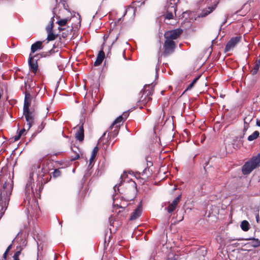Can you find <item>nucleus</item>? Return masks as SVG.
<instances>
[{
  "label": "nucleus",
  "instance_id": "f257e3e1",
  "mask_svg": "<svg viewBox=\"0 0 260 260\" xmlns=\"http://www.w3.org/2000/svg\"><path fill=\"white\" fill-rule=\"evenodd\" d=\"M34 173L29 174V179L26 183L25 189V197L24 199V206L27 209L28 213H32L34 210H37L39 207L36 199L34 198L33 186L34 182L33 179Z\"/></svg>",
  "mask_w": 260,
  "mask_h": 260
},
{
  "label": "nucleus",
  "instance_id": "f03ea898",
  "mask_svg": "<svg viewBox=\"0 0 260 260\" xmlns=\"http://www.w3.org/2000/svg\"><path fill=\"white\" fill-rule=\"evenodd\" d=\"M31 95L28 92H25V99L23 105V115L25 116L26 123L24 125L23 128L21 129L18 133V135L22 136L24 134L26 129L27 131L30 129L32 124L34 123V113L30 111L29 109V107L31 103Z\"/></svg>",
  "mask_w": 260,
  "mask_h": 260
},
{
  "label": "nucleus",
  "instance_id": "7ed1b4c3",
  "mask_svg": "<svg viewBox=\"0 0 260 260\" xmlns=\"http://www.w3.org/2000/svg\"><path fill=\"white\" fill-rule=\"evenodd\" d=\"M123 119V118L122 116H119L112 123L109 127V130L107 131L108 132V138H109V140H111L112 138H114L117 136L119 132L121 123Z\"/></svg>",
  "mask_w": 260,
  "mask_h": 260
},
{
  "label": "nucleus",
  "instance_id": "20e7f679",
  "mask_svg": "<svg viewBox=\"0 0 260 260\" xmlns=\"http://www.w3.org/2000/svg\"><path fill=\"white\" fill-rule=\"evenodd\" d=\"M260 163V158L259 157H254L250 160L246 162L242 167V173L244 175L250 174L255 168H256Z\"/></svg>",
  "mask_w": 260,
  "mask_h": 260
},
{
  "label": "nucleus",
  "instance_id": "39448f33",
  "mask_svg": "<svg viewBox=\"0 0 260 260\" xmlns=\"http://www.w3.org/2000/svg\"><path fill=\"white\" fill-rule=\"evenodd\" d=\"M179 0H169L165 6L166 10V19H173L174 15H176L177 4Z\"/></svg>",
  "mask_w": 260,
  "mask_h": 260
},
{
  "label": "nucleus",
  "instance_id": "423d86ee",
  "mask_svg": "<svg viewBox=\"0 0 260 260\" xmlns=\"http://www.w3.org/2000/svg\"><path fill=\"white\" fill-rule=\"evenodd\" d=\"M153 87L151 85H145L144 86L143 93L140 100L142 105H145L152 100L151 95L153 94Z\"/></svg>",
  "mask_w": 260,
  "mask_h": 260
},
{
  "label": "nucleus",
  "instance_id": "0eeeda50",
  "mask_svg": "<svg viewBox=\"0 0 260 260\" xmlns=\"http://www.w3.org/2000/svg\"><path fill=\"white\" fill-rule=\"evenodd\" d=\"M242 39L241 36H237L232 38L227 43L225 47V52H227L232 50Z\"/></svg>",
  "mask_w": 260,
  "mask_h": 260
},
{
  "label": "nucleus",
  "instance_id": "6e6552de",
  "mask_svg": "<svg viewBox=\"0 0 260 260\" xmlns=\"http://www.w3.org/2000/svg\"><path fill=\"white\" fill-rule=\"evenodd\" d=\"M182 32V30L179 28L168 31L165 34V39L173 40L176 39Z\"/></svg>",
  "mask_w": 260,
  "mask_h": 260
},
{
  "label": "nucleus",
  "instance_id": "1a4fd4ad",
  "mask_svg": "<svg viewBox=\"0 0 260 260\" xmlns=\"http://www.w3.org/2000/svg\"><path fill=\"white\" fill-rule=\"evenodd\" d=\"M175 44L173 40L166 39L164 44V54L168 55L172 53L175 49Z\"/></svg>",
  "mask_w": 260,
  "mask_h": 260
},
{
  "label": "nucleus",
  "instance_id": "9d476101",
  "mask_svg": "<svg viewBox=\"0 0 260 260\" xmlns=\"http://www.w3.org/2000/svg\"><path fill=\"white\" fill-rule=\"evenodd\" d=\"M218 4V2L214 1L212 3L211 6H209L207 8L202 10V11L199 14V17H204L211 13L216 8Z\"/></svg>",
  "mask_w": 260,
  "mask_h": 260
},
{
  "label": "nucleus",
  "instance_id": "9b49d317",
  "mask_svg": "<svg viewBox=\"0 0 260 260\" xmlns=\"http://www.w3.org/2000/svg\"><path fill=\"white\" fill-rule=\"evenodd\" d=\"M142 211V205L141 203H140L137 208L135 209L134 212L132 213V215L129 217V220L133 221L138 218L141 214Z\"/></svg>",
  "mask_w": 260,
  "mask_h": 260
},
{
  "label": "nucleus",
  "instance_id": "f8f14e48",
  "mask_svg": "<svg viewBox=\"0 0 260 260\" xmlns=\"http://www.w3.org/2000/svg\"><path fill=\"white\" fill-rule=\"evenodd\" d=\"M28 64L31 71L36 73L38 70V66L37 60L34 59V56L31 55V53L29 55Z\"/></svg>",
  "mask_w": 260,
  "mask_h": 260
},
{
  "label": "nucleus",
  "instance_id": "ddd939ff",
  "mask_svg": "<svg viewBox=\"0 0 260 260\" xmlns=\"http://www.w3.org/2000/svg\"><path fill=\"white\" fill-rule=\"evenodd\" d=\"M56 18L57 19V21L56 23L58 24L59 26L58 27V29L60 31L65 30V28L63 27L66 25L67 23L70 21L69 18H63L59 19L60 17L57 16Z\"/></svg>",
  "mask_w": 260,
  "mask_h": 260
},
{
  "label": "nucleus",
  "instance_id": "4468645a",
  "mask_svg": "<svg viewBox=\"0 0 260 260\" xmlns=\"http://www.w3.org/2000/svg\"><path fill=\"white\" fill-rule=\"evenodd\" d=\"M180 199V196H178V197H176L173 200L172 203H171L169 205V206L166 208L169 213H172L175 210L176 206H177L178 203L179 202Z\"/></svg>",
  "mask_w": 260,
  "mask_h": 260
},
{
  "label": "nucleus",
  "instance_id": "2eb2a0df",
  "mask_svg": "<svg viewBox=\"0 0 260 260\" xmlns=\"http://www.w3.org/2000/svg\"><path fill=\"white\" fill-rule=\"evenodd\" d=\"M84 137L83 124H82L78 128L76 133V138L79 141H82L84 139Z\"/></svg>",
  "mask_w": 260,
  "mask_h": 260
},
{
  "label": "nucleus",
  "instance_id": "dca6fc26",
  "mask_svg": "<svg viewBox=\"0 0 260 260\" xmlns=\"http://www.w3.org/2000/svg\"><path fill=\"white\" fill-rule=\"evenodd\" d=\"M105 58V53L103 50L99 52L96 59L94 63L95 66L101 64Z\"/></svg>",
  "mask_w": 260,
  "mask_h": 260
},
{
  "label": "nucleus",
  "instance_id": "f3484780",
  "mask_svg": "<svg viewBox=\"0 0 260 260\" xmlns=\"http://www.w3.org/2000/svg\"><path fill=\"white\" fill-rule=\"evenodd\" d=\"M42 43L41 41H38L33 44L31 46V53H34L39 49L42 48Z\"/></svg>",
  "mask_w": 260,
  "mask_h": 260
},
{
  "label": "nucleus",
  "instance_id": "a211bd4d",
  "mask_svg": "<svg viewBox=\"0 0 260 260\" xmlns=\"http://www.w3.org/2000/svg\"><path fill=\"white\" fill-rule=\"evenodd\" d=\"M136 2H134L132 5L128 6L127 9L125 10L124 16L127 13H131L133 15H135L136 11V8L135 7V4Z\"/></svg>",
  "mask_w": 260,
  "mask_h": 260
},
{
  "label": "nucleus",
  "instance_id": "6ab92c4d",
  "mask_svg": "<svg viewBox=\"0 0 260 260\" xmlns=\"http://www.w3.org/2000/svg\"><path fill=\"white\" fill-rule=\"evenodd\" d=\"M259 136V132L256 131L254 132L251 135L248 136L247 140L248 141H252L256 139Z\"/></svg>",
  "mask_w": 260,
  "mask_h": 260
},
{
  "label": "nucleus",
  "instance_id": "aec40b11",
  "mask_svg": "<svg viewBox=\"0 0 260 260\" xmlns=\"http://www.w3.org/2000/svg\"><path fill=\"white\" fill-rule=\"evenodd\" d=\"M54 15L51 18L49 24L46 27V31L47 32H51L52 31L53 27V22L54 21Z\"/></svg>",
  "mask_w": 260,
  "mask_h": 260
},
{
  "label": "nucleus",
  "instance_id": "412c9836",
  "mask_svg": "<svg viewBox=\"0 0 260 260\" xmlns=\"http://www.w3.org/2000/svg\"><path fill=\"white\" fill-rule=\"evenodd\" d=\"M241 228L244 231H247L249 229V224L246 220H243L241 224Z\"/></svg>",
  "mask_w": 260,
  "mask_h": 260
},
{
  "label": "nucleus",
  "instance_id": "4be33fe9",
  "mask_svg": "<svg viewBox=\"0 0 260 260\" xmlns=\"http://www.w3.org/2000/svg\"><path fill=\"white\" fill-rule=\"evenodd\" d=\"M47 34L48 36L47 39L48 41H53L57 38V35L54 34L53 31L51 32H47Z\"/></svg>",
  "mask_w": 260,
  "mask_h": 260
},
{
  "label": "nucleus",
  "instance_id": "5701e85b",
  "mask_svg": "<svg viewBox=\"0 0 260 260\" xmlns=\"http://www.w3.org/2000/svg\"><path fill=\"white\" fill-rule=\"evenodd\" d=\"M23 248V247L20 246L19 248L17 247V251L13 255L14 260H19V256L20 254L21 250Z\"/></svg>",
  "mask_w": 260,
  "mask_h": 260
},
{
  "label": "nucleus",
  "instance_id": "b1692460",
  "mask_svg": "<svg viewBox=\"0 0 260 260\" xmlns=\"http://www.w3.org/2000/svg\"><path fill=\"white\" fill-rule=\"evenodd\" d=\"M259 67H260V66H259L255 63V64H254L253 68L252 69V70L251 71V74L252 75L256 74L259 70Z\"/></svg>",
  "mask_w": 260,
  "mask_h": 260
},
{
  "label": "nucleus",
  "instance_id": "393cba45",
  "mask_svg": "<svg viewBox=\"0 0 260 260\" xmlns=\"http://www.w3.org/2000/svg\"><path fill=\"white\" fill-rule=\"evenodd\" d=\"M98 150H99V148L98 147L96 146V147H94V148L93 149V150L92 151V153H91V155H92V158L95 157Z\"/></svg>",
  "mask_w": 260,
  "mask_h": 260
},
{
  "label": "nucleus",
  "instance_id": "a878e982",
  "mask_svg": "<svg viewBox=\"0 0 260 260\" xmlns=\"http://www.w3.org/2000/svg\"><path fill=\"white\" fill-rule=\"evenodd\" d=\"M244 125L243 128L244 133L246 132L249 127L248 122H247L246 119H244Z\"/></svg>",
  "mask_w": 260,
  "mask_h": 260
},
{
  "label": "nucleus",
  "instance_id": "bb28decb",
  "mask_svg": "<svg viewBox=\"0 0 260 260\" xmlns=\"http://www.w3.org/2000/svg\"><path fill=\"white\" fill-rule=\"evenodd\" d=\"M69 30H67V31L64 32L62 34L61 36L62 38H65L68 37V36L71 33V29L68 27Z\"/></svg>",
  "mask_w": 260,
  "mask_h": 260
},
{
  "label": "nucleus",
  "instance_id": "cd10ccee",
  "mask_svg": "<svg viewBox=\"0 0 260 260\" xmlns=\"http://www.w3.org/2000/svg\"><path fill=\"white\" fill-rule=\"evenodd\" d=\"M253 246L254 247H257L260 246V241L257 239H253Z\"/></svg>",
  "mask_w": 260,
  "mask_h": 260
},
{
  "label": "nucleus",
  "instance_id": "c85d7f7f",
  "mask_svg": "<svg viewBox=\"0 0 260 260\" xmlns=\"http://www.w3.org/2000/svg\"><path fill=\"white\" fill-rule=\"evenodd\" d=\"M60 172L58 170L55 169L52 173V175L54 177H57L59 176Z\"/></svg>",
  "mask_w": 260,
  "mask_h": 260
},
{
  "label": "nucleus",
  "instance_id": "c756f323",
  "mask_svg": "<svg viewBox=\"0 0 260 260\" xmlns=\"http://www.w3.org/2000/svg\"><path fill=\"white\" fill-rule=\"evenodd\" d=\"M243 145V143L242 141H239L238 144L236 145L235 143L233 144L234 148L235 149H239L241 147V146Z\"/></svg>",
  "mask_w": 260,
  "mask_h": 260
},
{
  "label": "nucleus",
  "instance_id": "7c9ffc66",
  "mask_svg": "<svg viewBox=\"0 0 260 260\" xmlns=\"http://www.w3.org/2000/svg\"><path fill=\"white\" fill-rule=\"evenodd\" d=\"M80 156L78 153H76L75 156L71 158V160H75L79 158Z\"/></svg>",
  "mask_w": 260,
  "mask_h": 260
},
{
  "label": "nucleus",
  "instance_id": "2f4dec72",
  "mask_svg": "<svg viewBox=\"0 0 260 260\" xmlns=\"http://www.w3.org/2000/svg\"><path fill=\"white\" fill-rule=\"evenodd\" d=\"M194 86V85L193 84V83H190L188 86H187V88H186V90H190L191 89L192 87Z\"/></svg>",
  "mask_w": 260,
  "mask_h": 260
},
{
  "label": "nucleus",
  "instance_id": "473e14b6",
  "mask_svg": "<svg viewBox=\"0 0 260 260\" xmlns=\"http://www.w3.org/2000/svg\"><path fill=\"white\" fill-rule=\"evenodd\" d=\"M244 119H246V121L247 122H248V124L252 120V118L251 116L246 117Z\"/></svg>",
  "mask_w": 260,
  "mask_h": 260
},
{
  "label": "nucleus",
  "instance_id": "72a5a7b5",
  "mask_svg": "<svg viewBox=\"0 0 260 260\" xmlns=\"http://www.w3.org/2000/svg\"><path fill=\"white\" fill-rule=\"evenodd\" d=\"M12 244H10L7 248L6 251V253H8V252L9 251V250L11 249L12 248Z\"/></svg>",
  "mask_w": 260,
  "mask_h": 260
},
{
  "label": "nucleus",
  "instance_id": "f704fd0d",
  "mask_svg": "<svg viewBox=\"0 0 260 260\" xmlns=\"http://www.w3.org/2000/svg\"><path fill=\"white\" fill-rule=\"evenodd\" d=\"M20 137H21V136H20L19 135L15 136L14 137L15 140V141L18 140L20 139Z\"/></svg>",
  "mask_w": 260,
  "mask_h": 260
},
{
  "label": "nucleus",
  "instance_id": "c9c22d12",
  "mask_svg": "<svg viewBox=\"0 0 260 260\" xmlns=\"http://www.w3.org/2000/svg\"><path fill=\"white\" fill-rule=\"evenodd\" d=\"M255 63L260 66V55L259 56L258 59L255 61Z\"/></svg>",
  "mask_w": 260,
  "mask_h": 260
},
{
  "label": "nucleus",
  "instance_id": "e433bc0d",
  "mask_svg": "<svg viewBox=\"0 0 260 260\" xmlns=\"http://www.w3.org/2000/svg\"><path fill=\"white\" fill-rule=\"evenodd\" d=\"M256 125L260 127V119H257L256 120Z\"/></svg>",
  "mask_w": 260,
  "mask_h": 260
},
{
  "label": "nucleus",
  "instance_id": "4c0bfd02",
  "mask_svg": "<svg viewBox=\"0 0 260 260\" xmlns=\"http://www.w3.org/2000/svg\"><path fill=\"white\" fill-rule=\"evenodd\" d=\"M44 126L43 125V123L41 124V126L39 127V132H41L43 128H44Z\"/></svg>",
  "mask_w": 260,
  "mask_h": 260
},
{
  "label": "nucleus",
  "instance_id": "58836bf2",
  "mask_svg": "<svg viewBox=\"0 0 260 260\" xmlns=\"http://www.w3.org/2000/svg\"><path fill=\"white\" fill-rule=\"evenodd\" d=\"M94 158H92V155H91L90 159H89L90 164H91L92 163V161L94 160Z\"/></svg>",
  "mask_w": 260,
  "mask_h": 260
},
{
  "label": "nucleus",
  "instance_id": "ea45409f",
  "mask_svg": "<svg viewBox=\"0 0 260 260\" xmlns=\"http://www.w3.org/2000/svg\"><path fill=\"white\" fill-rule=\"evenodd\" d=\"M198 79V78L194 79L192 82L191 83H193V85H194V84L196 83V82H197V80Z\"/></svg>",
  "mask_w": 260,
  "mask_h": 260
},
{
  "label": "nucleus",
  "instance_id": "a19ab883",
  "mask_svg": "<svg viewBox=\"0 0 260 260\" xmlns=\"http://www.w3.org/2000/svg\"><path fill=\"white\" fill-rule=\"evenodd\" d=\"M8 253H6V251H5V253H4L3 254V257L6 259V257H7V255Z\"/></svg>",
  "mask_w": 260,
  "mask_h": 260
},
{
  "label": "nucleus",
  "instance_id": "79ce46f5",
  "mask_svg": "<svg viewBox=\"0 0 260 260\" xmlns=\"http://www.w3.org/2000/svg\"><path fill=\"white\" fill-rule=\"evenodd\" d=\"M256 218L257 222H258V220H259V215H258V214L257 215Z\"/></svg>",
  "mask_w": 260,
  "mask_h": 260
},
{
  "label": "nucleus",
  "instance_id": "37998d69",
  "mask_svg": "<svg viewBox=\"0 0 260 260\" xmlns=\"http://www.w3.org/2000/svg\"><path fill=\"white\" fill-rule=\"evenodd\" d=\"M168 260H176V259L174 257H173L171 258H169Z\"/></svg>",
  "mask_w": 260,
  "mask_h": 260
},
{
  "label": "nucleus",
  "instance_id": "c03bdc74",
  "mask_svg": "<svg viewBox=\"0 0 260 260\" xmlns=\"http://www.w3.org/2000/svg\"><path fill=\"white\" fill-rule=\"evenodd\" d=\"M123 115L125 116V118H126V116H127V113H124V114H123Z\"/></svg>",
  "mask_w": 260,
  "mask_h": 260
},
{
  "label": "nucleus",
  "instance_id": "a18cd8bd",
  "mask_svg": "<svg viewBox=\"0 0 260 260\" xmlns=\"http://www.w3.org/2000/svg\"><path fill=\"white\" fill-rule=\"evenodd\" d=\"M226 19H227V18H225V20H224V21L223 22V23H222V25H223V24H225V22H226Z\"/></svg>",
  "mask_w": 260,
  "mask_h": 260
},
{
  "label": "nucleus",
  "instance_id": "49530a36",
  "mask_svg": "<svg viewBox=\"0 0 260 260\" xmlns=\"http://www.w3.org/2000/svg\"><path fill=\"white\" fill-rule=\"evenodd\" d=\"M25 241H23V244H24V245H25Z\"/></svg>",
  "mask_w": 260,
  "mask_h": 260
},
{
  "label": "nucleus",
  "instance_id": "de8ad7c7",
  "mask_svg": "<svg viewBox=\"0 0 260 260\" xmlns=\"http://www.w3.org/2000/svg\"><path fill=\"white\" fill-rule=\"evenodd\" d=\"M106 133H104V134H103V136H105Z\"/></svg>",
  "mask_w": 260,
  "mask_h": 260
},
{
  "label": "nucleus",
  "instance_id": "09e8293b",
  "mask_svg": "<svg viewBox=\"0 0 260 260\" xmlns=\"http://www.w3.org/2000/svg\"><path fill=\"white\" fill-rule=\"evenodd\" d=\"M149 163H150V165H151H151H152V162H149Z\"/></svg>",
  "mask_w": 260,
  "mask_h": 260
}]
</instances>
